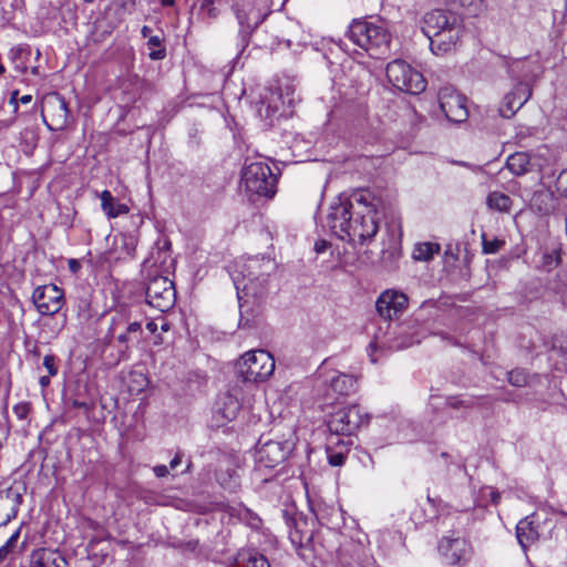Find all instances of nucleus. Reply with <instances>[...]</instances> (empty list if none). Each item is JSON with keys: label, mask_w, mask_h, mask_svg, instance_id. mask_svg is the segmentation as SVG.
Wrapping results in <instances>:
<instances>
[{"label": "nucleus", "mask_w": 567, "mask_h": 567, "mask_svg": "<svg viewBox=\"0 0 567 567\" xmlns=\"http://www.w3.org/2000/svg\"><path fill=\"white\" fill-rule=\"evenodd\" d=\"M182 463V456L179 453H177L174 458L171 461L169 466L171 468H176Z\"/></svg>", "instance_id": "obj_43"}, {"label": "nucleus", "mask_w": 567, "mask_h": 567, "mask_svg": "<svg viewBox=\"0 0 567 567\" xmlns=\"http://www.w3.org/2000/svg\"><path fill=\"white\" fill-rule=\"evenodd\" d=\"M487 207L499 213H508L512 207V199L508 195L501 192H492L486 198Z\"/></svg>", "instance_id": "obj_25"}, {"label": "nucleus", "mask_w": 567, "mask_h": 567, "mask_svg": "<svg viewBox=\"0 0 567 567\" xmlns=\"http://www.w3.org/2000/svg\"><path fill=\"white\" fill-rule=\"evenodd\" d=\"M439 553L450 565H456L470 558L471 546L467 540L453 533L443 537L439 543Z\"/></svg>", "instance_id": "obj_12"}, {"label": "nucleus", "mask_w": 567, "mask_h": 567, "mask_svg": "<svg viewBox=\"0 0 567 567\" xmlns=\"http://www.w3.org/2000/svg\"><path fill=\"white\" fill-rule=\"evenodd\" d=\"M43 365L48 370L50 377H54L58 373V368L55 367V358L53 355H45L43 358Z\"/></svg>", "instance_id": "obj_39"}, {"label": "nucleus", "mask_w": 567, "mask_h": 567, "mask_svg": "<svg viewBox=\"0 0 567 567\" xmlns=\"http://www.w3.org/2000/svg\"><path fill=\"white\" fill-rule=\"evenodd\" d=\"M174 3H175V0H161V4L163 7H172V6H174Z\"/></svg>", "instance_id": "obj_51"}, {"label": "nucleus", "mask_w": 567, "mask_h": 567, "mask_svg": "<svg viewBox=\"0 0 567 567\" xmlns=\"http://www.w3.org/2000/svg\"><path fill=\"white\" fill-rule=\"evenodd\" d=\"M31 411V405L28 402H20L13 406V413L20 420H25Z\"/></svg>", "instance_id": "obj_37"}, {"label": "nucleus", "mask_w": 567, "mask_h": 567, "mask_svg": "<svg viewBox=\"0 0 567 567\" xmlns=\"http://www.w3.org/2000/svg\"><path fill=\"white\" fill-rule=\"evenodd\" d=\"M379 205L380 200L370 190H355L331 204L327 225L338 238L363 245L378 233Z\"/></svg>", "instance_id": "obj_1"}, {"label": "nucleus", "mask_w": 567, "mask_h": 567, "mask_svg": "<svg viewBox=\"0 0 567 567\" xmlns=\"http://www.w3.org/2000/svg\"><path fill=\"white\" fill-rule=\"evenodd\" d=\"M275 359L266 350H251L237 361L236 369L246 382H264L275 371Z\"/></svg>", "instance_id": "obj_3"}, {"label": "nucleus", "mask_w": 567, "mask_h": 567, "mask_svg": "<svg viewBox=\"0 0 567 567\" xmlns=\"http://www.w3.org/2000/svg\"><path fill=\"white\" fill-rule=\"evenodd\" d=\"M534 515L520 519L516 526V537L524 550L533 545L539 537L538 529L534 524Z\"/></svg>", "instance_id": "obj_20"}, {"label": "nucleus", "mask_w": 567, "mask_h": 567, "mask_svg": "<svg viewBox=\"0 0 567 567\" xmlns=\"http://www.w3.org/2000/svg\"><path fill=\"white\" fill-rule=\"evenodd\" d=\"M440 109L453 123H463L468 117L466 97L452 86H443L439 94Z\"/></svg>", "instance_id": "obj_9"}, {"label": "nucleus", "mask_w": 567, "mask_h": 567, "mask_svg": "<svg viewBox=\"0 0 567 567\" xmlns=\"http://www.w3.org/2000/svg\"><path fill=\"white\" fill-rule=\"evenodd\" d=\"M41 115L50 131L63 130L69 120V109L65 99L59 93H49L42 100Z\"/></svg>", "instance_id": "obj_8"}, {"label": "nucleus", "mask_w": 567, "mask_h": 567, "mask_svg": "<svg viewBox=\"0 0 567 567\" xmlns=\"http://www.w3.org/2000/svg\"><path fill=\"white\" fill-rule=\"evenodd\" d=\"M504 240L497 238L488 240L485 234L482 235V245L484 254H495L504 246Z\"/></svg>", "instance_id": "obj_31"}, {"label": "nucleus", "mask_w": 567, "mask_h": 567, "mask_svg": "<svg viewBox=\"0 0 567 567\" xmlns=\"http://www.w3.org/2000/svg\"><path fill=\"white\" fill-rule=\"evenodd\" d=\"M538 199H550V195L549 194H539L536 196L535 200H538Z\"/></svg>", "instance_id": "obj_52"}, {"label": "nucleus", "mask_w": 567, "mask_h": 567, "mask_svg": "<svg viewBox=\"0 0 567 567\" xmlns=\"http://www.w3.org/2000/svg\"><path fill=\"white\" fill-rule=\"evenodd\" d=\"M245 7L246 6L244 3L243 4L236 3V6H235L236 17L241 27H244L246 29H254L261 22L260 14L257 13L254 16V18H251L252 10H249V12H248V11H246Z\"/></svg>", "instance_id": "obj_26"}, {"label": "nucleus", "mask_w": 567, "mask_h": 567, "mask_svg": "<svg viewBox=\"0 0 567 567\" xmlns=\"http://www.w3.org/2000/svg\"><path fill=\"white\" fill-rule=\"evenodd\" d=\"M162 330L167 331L168 330V324L167 323H163Z\"/></svg>", "instance_id": "obj_55"}, {"label": "nucleus", "mask_w": 567, "mask_h": 567, "mask_svg": "<svg viewBox=\"0 0 567 567\" xmlns=\"http://www.w3.org/2000/svg\"><path fill=\"white\" fill-rule=\"evenodd\" d=\"M556 188L561 195L567 196V168L561 171L558 175L556 179Z\"/></svg>", "instance_id": "obj_38"}, {"label": "nucleus", "mask_w": 567, "mask_h": 567, "mask_svg": "<svg viewBox=\"0 0 567 567\" xmlns=\"http://www.w3.org/2000/svg\"><path fill=\"white\" fill-rule=\"evenodd\" d=\"M72 405L78 409H87V404L85 402H81L78 400H74Z\"/></svg>", "instance_id": "obj_47"}, {"label": "nucleus", "mask_w": 567, "mask_h": 567, "mask_svg": "<svg viewBox=\"0 0 567 567\" xmlns=\"http://www.w3.org/2000/svg\"><path fill=\"white\" fill-rule=\"evenodd\" d=\"M100 198L101 207L109 218H116L120 215L128 213V207L125 204L117 203L111 192L103 190Z\"/></svg>", "instance_id": "obj_22"}, {"label": "nucleus", "mask_w": 567, "mask_h": 567, "mask_svg": "<svg viewBox=\"0 0 567 567\" xmlns=\"http://www.w3.org/2000/svg\"><path fill=\"white\" fill-rule=\"evenodd\" d=\"M147 45L151 49L150 58L152 60H162L166 55V51L162 48V39L158 35L148 38Z\"/></svg>", "instance_id": "obj_29"}, {"label": "nucleus", "mask_w": 567, "mask_h": 567, "mask_svg": "<svg viewBox=\"0 0 567 567\" xmlns=\"http://www.w3.org/2000/svg\"><path fill=\"white\" fill-rule=\"evenodd\" d=\"M368 422V415L358 404L344 406L333 412L328 420V429L337 435H352L362 424Z\"/></svg>", "instance_id": "obj_6"}, {"label": "nucleus", "mask_w": 567, "mask_h": 567, "mask_svg": "<svg viewBox=\"0 0 567 567\" xmlns=\"http://www.w3.org/2000/svg\"><path fill=\"white\" fill-rule=\"evenodd\" d=\"M328 247V243L326 240L317 241L315 245V249L317 252H323Z\"/></svg>", "instance_id": "obj_42"}, {"label": "nucleus", "mask_w": 567, "mask_h": 567, "mask_svg": "<svg viewBox=\"0 0 567 567\" xmlns=\"http://www.w3.org/2000/svg\"><path fill=\"white\" fill-rule=\"evenodd\" d=\"M241 183L246 192L270 198L276 193L277 177L268 164L257 161L245 165Z\"/></svg>", "instance_id": "obj_4"}, {"label": "nucleus", "mask_w": 567, "mask_h": 567, "mask_svg": "<svg viewBox=\"0 0 567 567\" xmlns=\"http://www.w3.org/2000/svg\"><path fill=\"white\" fill-rule=\"evenodd\" d=\"M32 301L42 316H53L64 303V292L56 285H43L34 289Z\"/></svg>", "instance_id": "obj_10"}, {"label": "nucleus", "mask_w": 567, "mask_h": 567, "mask_svg": "<svg viewBox=\"0 0 567 567\" xmlns=\"http://www.w3.org/2000/svg\"><path fill=\"white\" fill-rule=\"evenodd\" d=\"M151 32H152V29H151L150 27H147V25H144V27L142 28V30H141V33H142V35H143L144 38H150V37H152V35H151Z\"/></svg>", "instance_id": "obj_46"}, {"label": "nucleus", "mask_w": 567, "mask_h": 567, "mask_svg": "<svg viewBox=\"0 0 567 567\" xmlns=\"http://www.w3.org/2000/svg\"><path fill=\"white\" fill-rule=\"evenodd\" d=\"M258 265L259 261L257 259H251L250 262L245 266L248 270L247 278L241 271L235 270L231 272V278L237 291L241 289L246 296H258L261 293V291L257 289L256 281H258L259 285H264L266 282V278L265 272H261L260 276H256L254 270Z\"/></svg>", "instance_id": "obj_16"}, {"label": "nucleus", "mask_w": 567, "mask_h": 567, "mask_svg": "<svg viewBox=\"0 0 567 567\" xmlns=\"http://www.w3.org/2000/svg\"><path fill=\"white\" fill-rule=\"evenodd\" d=\"M19 101L22 104H29L32 101V96L29 95V94L28 95H23V96L20 97Z\"/></svg>", "instance_id": "obj_50"}, {"label": "nucleus", "mask_w": 567, "mask_h": 567, "mask_svg": "<svg viewBox=\"0 0 567 567\" xmlns=\"http://www.w3.org/2000/svg\"><path fill=\"white\" fill-rule=\"evenodd\" d=\"M265 264H266V266H267V269H271V268H272V266H274V265H272V262H271V260H269V259H267Z\"/></svg>", "instance_id": "obj_53"}, {"label": "nucleus", "mask_w": 567, "mask_h": 567, "mask_svg": "<svg viewBox=\"0 0 567 567\" xmlns=\"http://www.w3.org/2000/svg\"><path fill=\"white\" fill-rule=\"evenodd\" d=\"M328 462L331 466H341L346 461V453L342 451H334L331 447L327 449Z\"/></svg>", "instance_id": "obj_32"}, {"label": "nucleus", "mask_w": 567, "mask_h": 567, "mask_svg": "<svg viewBox=\"0 0 567 567\" xmlns=\"http://www.w3.org/2000/svg\"><path fill=\"white\" fill-rule=\"evenodd\" d=\"M17 96H18V91H14V92H12L11 97H10V104H13L14 111L18 110Z\"/></svg>", "instance_id": "obj_45"}, {"label": "nucleus", "mask_w": 567, "mask_h": 567, "mask_svg": "<svg viewBox=\"0 0 567 567\" xmlns=\"http://www.w3.org/2000/svg\"><path fill=\"white\" fill-rule=\"evenodd\" d=\"M386 76L393 86L410 94H419L426 87L422 73L402 60H394L388 64Z\"/></svg>", "instance_id": "obj_5"}, {"label": "nucleus", "mask_w": 567, "mask_h": 567, "mask_svg": "<svg viewBox=\"0 0 567 567\" xmlns=\"http://www.w3.org/2000/svg\"><path fill=\"white\" fill-rule=\"evenodd\" d=\"M408 301L405 293L399 290L388 289L379 296L375 308L380 317L385 320H392L406 309Z\"/></svg>", "instance_id": "obj_13"}, {"label": "nucleus", "mask_w": 567, "mask_h": 567, "mask_svg": "<svg viewBox=\"0 0 567 567\" xmlns=\"http://www.w3.org/2000/svg\"><path fill=\"white\" fill-rule=\"evenodd\" d=\"M142 333V324L138 321L130 322L126 327V331L120 333L116 339L122 344H127L133 340V336H140Z\"/></svg>", "instance_id": "obj_30"}, {"label": "nucleus", "mask_w": 567, "mask_h": 567, "mask_svg": "<svg viewBox=\"0 0 567 567\" xmlns=\"http://www.w3.org/2000/svg\"><path fill=\"white\" fill-rule=\"evenodd\" d=\"M146 328L148 331H151L152 333H154L156 330H157V324L153 321H150L147 324H146Z\"/></svg>", "instance_id": "obj_48"}, {"label": "nucleus", "mask_w": 567, "mask_h": 567, "mask_svg": "<svg viewBox=\"0 0 567 567\" xmlns=\"http://www.w3.org/2000/svg\"><path fill=\"white\" fill-rule=\"evenodd\" d=\"M290 102L291 100L289 99L287 103ZM285 104L286 100L284 99L281 91L270 90L269 95H266L265 100L261 102L259 114L267 118L276 117Z\"/></svg>", "instance_id": "obj_21"}, {"label": "nucleus", "mask_w": 567, "mask_h": 567, "mask_svg": "<svg viewBox=\"0 0 567 567\" xmlns=\"http://www.w3.org/2000/svg\"><path fill=\"white\" fill-rule=\"evenodd\" d=\"M507 168L515 175L520 176L539 167L537 158L526 152H516L508 156Z\"/></svg>", "instance_id": "obj_19"}, {"label": "nucleus", "mask_w": 567, "mask_h": 567, "mask_svg": "<svg viewBox=\"0 0 567 567\" xmlns=\"http://www.w3.org/2000/svg\"><path fill=\"white\" fill-rule=\"evenodd\" d=\"M240 404L238 400L231 394H225L223 398V408H220V412L226 420H233L236 417L239 412Z\"/></svg>", "instance_id": "obj_28"}, {"label": "nucleus", "mask_w": 567, "mask_h": 567, "mask_svg": "<svg viewBox=\"0 0 567 567\" xmlns=\"http://www.w3.org/2000/svg\"><path fill=\"white\" fill-rule=\"evenodd\" d=\"M463 34V29L461 24H457L453 28H449L437 35L430 37V48L432 52L436 55L445 54L451 52L456 48L457 42L460 41Z\"/></svg>", "instance_id": "obj_17"}, {"label": "nucleus", "mask_w": 567, "mask_h": 567, "mask_svg": "<svg viewBox=\"0 0 567 567\" xmlns=\"http://www.w3.org/2000/svg\"><path fill=\"white\" fill-rule=\"evenodd\" d=\"M200 13L208 19H216L218 17V9L214 6L213 0H203L199 8Z\"/></svg>", "instance_id": "obj_33"}, {"label": "nucleus", "mask_w": 567, "mask_h": 567, "mask_svg": "<svg viewBox=\"0 0 567 567\" xmlns=\"http://www.w3.org/2000/svg\"><path fill=\"white\" fill-rule=\"evenodd\" d=\"M426 499H427V502H429L430 504H432L433 506H435V505H436V504H435V499H433L432 497H430V495H427Z\"/></svg>", "instance_id": "obj_54"}, {"label": "nucleus", "mask_w": 567, "mask_h": 567, "mask_svg": "<svg viewBox=\"0 0 567 567\" xmlns=\"http://www.w3.org/2000/svg\"><path fill=\"white\" fill-rule=\"evenodd\" d=\"M508 382L515 386H523L526 384V374L520 370H513L508 372Z\"/></svg>", "instance_id": "obj_35"}, {"label": "nucleus", "mask_w": 567, "mask_h": 567, "mask_svg": "<svg viewBox=\"0 0 567 567\" xmlns=\"http://www.w3.org/2000/svg\"><path fill=\"white\" fill-rule=\"evenodd\" d=\"M539 210H540L543 214H548V213H549V208H545L544 210H542V209L539 208Z\"/></svg>", "instance_id": "obj_56"}, {"label": "nucleus", "mask_w": 567, "mask_h": 567, "mask_svg": "<svg viewBox=\"0 0 567 567\" xmlns=\"http://www.w3.org/2000/svg\"><path fill=\"white\" fill-rule=\"evenodd\" d=\"M530 95L532 89L528 83H517L513 91L504 96L498 110L501 116L512 117L529 100Z\"/></svg>", "instance_id": "obj_15"}, {"label": "nucleus", "mask_w": 567, "mask_h": 567, "mask_svg": "<svg viewBox=\"0 0 567 567\" xmlns=\"http://www.w3.org/2000/svg\"><path fill=\"white\" fill-rule=\"evenodd\" d=\"M348 38L371 55L385 53L390 45V34L383 24L367 20H354L349 27Z\"/></svg>", "instance_id": "obj_2"}, {"label": "nucleus", "mask_w": 567, "mask_h": 567, "mask_svg": "<svg viewBox=\"0 0 567 567\" xmlns=\"http://www.w3.org/2000/svg\"><path fill=\"white\" fill-rule=\"evenodd\" d=\"M491 499L494 505H497L501 499V494L498 492H491Z\"/></svg>", "instance_id": "obj_44"}, {"label": "nucleus", "mask_w": 567, "mask_h": 567, "mask_svg": "<svg viewBox=\"0 0 567 567\" xmlns=\"http://www.w3.org/2000/svg\"><path fill=\"white\" fill-rule=\"evenodd\" d=\"M460 24L458 18L449 11L436 9L427 12L423 18L422 30L430 38L437 35L442 31Z\"/></svg>", "instance_id": "obj_14"}, {"label": "nucleus", "mask_w": 567, "mask_h": 567, "mask_svg": "<svg viewBox=\"0 0 567 567\" xmlns=\"http://www.w3.org/2000/svg\"><path fill=\"white\" fill-rule=\"evenodd\" d=\"M69 268L72 272H78L81 268V264L76 259H70L69 260Z\"/></svg>", "instance_id": "obj_41"}, {"label": "nucleus", "mask_w": 567, "mask_h": 567, "mask_svg": "<svg viewBox=\"0 0 567 567\" xmlns=\"http://www.w3.org/2000/svg\"><path fill=\"white\" fill-rule=\"evenodd\" d=\"M147 303L161 312L168 311L176 301V291L172 280L164 276L152 278L146 287Z\"/></svg>", "instance_id": "obj_7"}, {"label": "nucleus", "mask_w": 567, "mask_h": 567, "mask_svg": "<svg viewBox=\"0 0 567 567\" xmlns=\"http://www.w3.org/2000/svg\"><path fill=\"white\" fill-rule=\"evenodd\" d=\"M153 471L157 477H165L168 474V468L166 465H156Z\"/></svg>", "instance_id": "obj_40"}, {"label": "nucleus", "mask_w": 567, "mask_h": 567, "mask_svg": "<svg viewBox=\"0 0 567 567\" xmlns=\"http://www.w3.org/2000/svg\"><path fill=\"white\" fill-rule=\"evenodd\" d=\"M19 535H20V532L17 530L16 533H13L10 536V538L6 542V544L2 547H0V561H2L8 556V554L14 548V546L18 542Z\"/></svg>", "instance_id": "obj_34"}, {"label": "nucleus", "mask_w": 567, "mask_h": 567, "mask_svg": "<svg viewBox=\"0 0 567 567\" xmlns=\"http://www.w3.org/2000/svg\"><path fill=\"white\" fill-rule=\"evenodd\" d=\"M292 449L293 443L289 440L265 442L256 451L257 463L267 468L276 467L288 457Z\"/></svg>", "instance_id": "obj_11"}, {"label": "nucleus", "mask_w": 567, "mask_h": 567, "mask_svg": "<svg viewBox=\"0 0 567 567\" xmlns=\"http://www.w3.org/2000/svg\"><path fill=\"white\" fill-rule=\"evenodd\" d=\"M49 383H50V377H45V375H44V377H41V378H40V384H41V386H42V388L48 386V385H49Z\"/></svg>", "instance_id": "obj_49"}, {"label": "nucleus", "mask_w": 567, "mask_h": 567, "mask_svg": "<svg viewBox=\"0 0 567 567\" xmlns=\"http://www.w3.org/2000/svg\"><path fill=\"white\" fill-rule=\"evenodd\" d=\"M474 404L473 400H464L458 396H451L447 399V405L452 409H461V408H472Z\"/></svg>", "instance_id": "obj_36"}, {"label": "nucleus", "mask_w": 567, "mask_h": 567, "mask_svg": "<svg viewBox=\"0 0 567 567\" xmlns=\"http://www.w3.org/2000/svg\"><path fill=\"white\" fill-rule=\"evenodd\" d=\"M330 388L340 395H348L355 391L357 380L353 375L339 373L331 379Z\"/></svg>", "instance_id": "obj_23"}, {"label": "nucleus", "mask_w": 567, "mask_h": 567, "mask_svg": "<svg viewBox=\"0 0 567 567\" xmlns=\"http://www.w3.org/2000/svg\"><path fill=\"white\" fill-rule=\"evenodd\" d=\"M65 558L58 551L49 548H38L30 555V567H66Z\"/></svg>", "instance_id": "obj_18"}, {"label": "nucleus", "mask_w": 567, "mask_h": 567, "mask_svg": "<svg viewBox=\"0 0 567 567\" xmlns=\"http://www.w3.org/2000/svg\"><path fill=\"white\" fill-rule=\"evenodd\" d=\"M235 567H270L267 558L254 550H243L238 554Z\"/></svg>", "instance_id": "obj_24"}, {"label": "nucleus", "mask_w": 567, "mask_h": 567, "mask_svg": "<svg viewBox=\"0 0 567 567\" xmlns=\"http://www.w3.org/2000/svg\"><path fill=\"white\" fill-rule=\"evenodd\" d=\"M440 246L434 243H420L413 249V258L419 261H427L439 254Z\"/></svg>", "instance_id": "obj_27"}]
</instances>
